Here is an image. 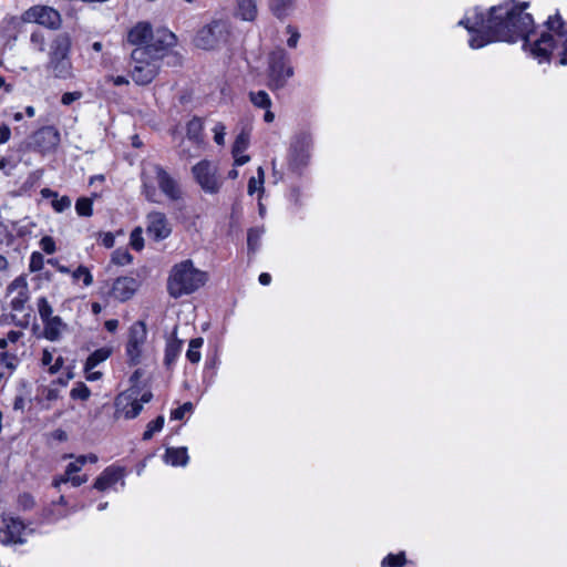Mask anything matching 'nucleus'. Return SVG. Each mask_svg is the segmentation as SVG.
Wrapping results in <instances>:
<instances>
[{
  "label": "nucleus",
  "mask_w": 567,
  "mask_h": 567,
  "mask_svg": "<svg viewBox=\"0 0 567 567\" xmlns=\"http://www.w3.org/2000/svg\"><path fill=\"white\" fill-rule=\"evenodd\" d=\"M130 245L136 251H141L144 248V239H143V236H142V228L141 227H136L131 233Z\"/></svg>",
  "instance_id": "79ce46f5"
},
{
  "label": "nucleus",
  "mask_w": 567,
  "mask_h": 567,
  "mask_svg": "<svg viewBox=\"0 0 567 567\" xmlns=\"http://www.w3.org/2000/svg\"><path fill=\"white\" fill-rule=\"evenodd\" d=\"M250 102L260 109H269L271 106V100L267 92L258 91L249 93Z\"/></svg>",
  "instance_id": "f704fd0d"
},
{
  "label": "nucleus",
  "mask_w": 567,
  "mask_h": 567,
  "mask_svg": "<svg viewBox=\"0 0 567 567\" xmlns=\"http://www.w3.org/2000/svg\"><path fill=\"white\" fill-rule=\"evenodd\" d=\"M37 306L42 322H45L48 319L53 317V308L45 297L39 298Z\"/></svg>",
  "instance_id": "4c0bfd02"
},
{
  "label": "nucleus",
  "mask_w": 567,
  "mask_h": 567,
  "mask_svg": "<svg viewBox=\"0 0 567 567\" xmlns=\"http://www.w3.org/2000/svg\"><path fill=\"white\" fill-rule=\"evenodd\" d=\"M73 277L75 279H80L82 278L83 279V284L84 286H91L92 282H93V277L91 275V272L89 271V269L84 266H80L74 272H73Z\"/></svg>",
  "instance_id": "de8ad7c7"
},
{
  "label": "nucleus",
  "mask_w": 567,
  "mask_h": 567,
  "mask_svg": "<svg viewBox=\"0 0 567 567\" xmlns=\"http://www.w3.org/2000/svg\"><path fill=\"white\" fill-rule=\"evenodd\" d=\"M154 178L159 190L172 202H177L183 197V190L179 183L161 165L152 166Z\"/></svg>",
  "instance_id": "9b49d317"
},
{
  "label": "nucleus",
  "mask_w": 567,
  "mask_h": 567,
  "mask_svg": "<svg viewBox=\"0 0 567 567\" xmlns=\"http://www.w3.org/2000/svg\"><path fill=\"white\" fill-rule=\"evenodd\" d=\"M250 131L243 128L233 145V155L241 154L249 145Z\"/></svg>",
  "instance_id": "2f4dec72"
},
{
  "label": "nucleus",
  "mask_w": 567,
  "mask_h": 567,
  "mask_svg": "<svg viewBox=\"0 0 567 567\" xmlns=\"http://www.w3.org/2000/svg\"><path fill=\"white\" fill-rule=\"evenodd\" d=\"M206 272L196 269L190 259L176 264L167 279V291L171 297L179 298L190 295L205 285Z\"/></svg>",
  "instance_id": "7ed1b4c3"
},
{
  "label": "nucleus",
  "mask_w": 567,
  "mask_h": 567,
  "mask_svg": "<svg viewBox=\"0 0 567 567\" xmlns=\"http://www.w3.org/2000/svg\"><path fill=\"white\" fill-rule=\"evenodd\" d=\"M264 235L262 227L250 228L247 234V248L249 254H255L260 247V240Z\"/></svg>",
  "instance_id": "c85d7f7f"
},
{
  "label": "nucleus",
  "mask_w": 567,
  "mask_h": 567,
  "mask_svg": "<svg viewBox=\"0 0 567 567\" xmlns=\"http://www.w3.org/2000/svg\"><path fill=\"white\" fill-rule=\"evenodd\" d=\"M153 30L150 23L140 22L134 28H132L127 34V40L132 44H143L148 43L151 40Z\"/></svg>",
  "instance_id": "412c9836"
},
{
  "label": "nucleus",
  "mask_w": 567,
  "mask_h": 567,
  "mask_svg": "<svg viewBox=\"0 0 567 567\" xmlns=\"http://www.w3.org/2000/svg\"><path fill=\"white\" fill-rule=\"evenodd\" d=\"M43 336L49 341H58L64 331L68 330V324L59 316H53L43 322Z\"/></svg>",
  "instance_id": "aec40b11"
},
{
  "label": "nucleus",
  "mask_w": 567,
  "mask_h": 567,
  "mask_svg": "<svg viewBox=\"0 0 567 567\" xmlns=\"http://www.w3.org/2000/svg\"><path fill=\"white\" fill-rule=\"evenodd\" d=\"M164 426V416L159 415L155 420L151 421L145 432L143 433V440L148 441L153 437L154 433L159 432Z\"/></svg>",
  "instance_id": "e433bc0d"
},
{
  "label": "nucleus",
  "mask_w": 567,
  "mask_h": 567,
  "mask_svg": "<svg viewBox=\"0 0 567 567\" xmlns=\"http://www.w3.org/2000/svg\"><path fill=\"white\" fill-rule=\"evenodd\" d=\"M23 337V332L18 330H10L6 338L9 343H16Z\"/></svg>",
  "instance_id": "052dcab7"
},
{
  "label": "nucleus",
  "mask_w": 567,
  "mask_h": 567,
  "mask_svg": "<svg viewBox=\"0 0 567 567\" xmlns=\"http://www.w3.org/2000/svg\"><path fill=\"white\" fill-rule=\"evenodd\" d=\"M101 241L104 247L112 248L114 246L115 238L112 233H103Z\"/></svg>",
  "instance_id": "680f3d73"
},
{
  "label": "nucleus",
  "mask_w": 567,
  "mask_h": 567,
  "mask_svg": "<svg viewBox=\"0 0 567 567\" xmlns=\"http://www.w3.org/2000/svg\"><path fill=\"white\" fill-rule=\"evenodd\" d=\"M257 190H264V188L261 189L259 184H258V179H256L255 177H251L248 182V194L249 195H252Z\"/></svg>",
  "instance_id": "e2e57ef3"
},
{
  "label": "nucleus",
  "mask_w": 567,
  "mask_h": 567,
  "mask_svg": "<svg viewBox=\"0 0 567 567\" xmlns=\"http://www.w3.org/2000/svg\"><path fill=\"white\" fill-rule=\"evenodd\" d=\"M117 326H118V321L115 320V319H111V320L105 321V329L107 331H110V332L116 331Z\"/></svg>",
  "instance_id": "774afa93"
},
{
  "label": "nucleus",
  "mask_w": 567,
  "mask_h": 567,
  "mask_svg": "<svg viewBox=\"0 0 567 567\" xmlns=\"http://www.w3.org/2000/svg\"><path fill=\"white\" fill-rule=\"evenodd\" d=\"M93 202L87 197H81L75 203V210L79 216L90 217L93 214Z\"/></svg>",
  "instance_id": "c9c22d12"
},
{
  "label": "nucleus",
  "mask_w": 567,
  "mask_h": 567,
  "mask_svg": "<svg viewBox=\"0 0 567 567\" xmlns=\"http://www.w3.org/2000/svg\"><path fill=\"white\" fill-rule=\"evenodd\" d=\"M165 462L173 466H185L188 463L186 447H168L164 455Z\"/></svg>",
  "instance_id": "b1692460"
},
{
  "label": "nucleus",
  "mask_w": 567,
  "mask_h": 567,
  "mask_svg": "<svg viewBox=\"0 0 567 567\" xmlns=\"http://www.w3.org/2000/svg\"><path fill=\"white\" fill-rule=\"evenodd\" d=\"M176 42L177 38L172 31L166 28H159L152 33L150 42L145 45H140V48L146 49L147 53L162 61Z\"/></svg>",
  "instance_id": "1a4fd4ad"
},
{
  "label": "nucleus",
  "mask_w": 567,
  "mask_h": 567,
  "mask_svg": "<svg viewBox=\"0 0 567 567\" xmlns=\"http://www.w3.org/2000/svg\"><path fill=\"white\" fill-rule=\"evenodd\" d=\"M133 257L127 250L116 249L112 254V261L115 265L124 266L131 264Z\"/></svg>",
  "instance_id": "37998d69"
},
{
  "label": "nucleus",
  "mask_w": 567,
  "mask_h": 567,
  "mask_svg": "<svg viewBox=\"0 0 567 567\" xmlns=\"http://www.w3.org/2000/svg\"><path fill=\"white\" fill-rule=\"evenodd\" d=\"M293 75L289 65V58L284 49H276L269 55V87L278 90L285 86L287 80Z\"/></svg>",
  "instance_id": "423d86ee"
},
{
  "label": "nucleus",
  "mask_w": 567,
  "mask_h": 567,
  "mask_svg": "<svg viewBox=\"0 0 567 567\" xmlns=\"http://www.w3.org/2000/svg\"><path fill=\"white\" fill-rule=\"evenodd\" d=\"M69 482L72 484V486L78 487L87 482V476L86 475L79 476V475H74V474H69Z\"/></svg>",
  "instance_id": "13d9d810"
},
{
  "label": "nucleus",
  "mask_w": 567,
  "mask_h": 567,
  "mask_svg": "<svg viewBox=\"0 0 567 567\" xmlns=\"http://www.w3.org/2000/svg\"><path fill=\"white\" fill-rule=\"evenodd\" d=\"M0 364L8 370V374H12L19 364V358L10 351H2L0 353Z\"/></svg>",
  "instance_id": "473e14b6"
},
{
  "label": "nucleus",
  "mask_w": 567,
  "mask_h": 567,
  "mask_svg": "<svg viewBox=\"0 0 567 567\" xmlns=\"http://www.w3.org/2000/svg\"><path fill=\"white\" fill-rule=\"evenodd\" d=\"M59 398L60 391L56 388L43 386L39 389V394L35 396V400L43 409L49 410L51 402L56 401Z\"/></svg>",
  "instance_id": "bb28decb"
},
{
  "label": "nucleus",
  "mask_w": 567,
  "mask_h": 567,
  "mask_svg": "<svg viewBox=\"0 0 567 567\" xmlns=\"http://www.w3.org/2000/svg\"><path fill=\"white\" fill-rule=\"evenodd\" d=\"M147 337L146 326L143 321H136L130 328L128 341L126 344V354L131 364L140 363L142 348Z\"/></svg>",
  "instance_id": "f8f14e48"
},
{
  "label": "nucleus",
  "mask_w": 567,
  "mask_h": 567,
  "mask_svg": "<svg viewBox=\"0 0 567 567\" xmlns=\"http://www.w3.org/2000/svg\"><path fill=\"white\" fill-rule=\"evenodd\" d=\"M3 527H0V543L3 545H22L25 543L23 533L24 523L16 517H3Z\"/></svg>",
  "instance_id": "ddd939ff"
},
{
  "label": "nucleus",
  "mask_w": 567,
  "mask_h": 567,
  "mask_svg": "<svg viewBox=\"0 0 567 567\" xmlns=\"http://www.w3.org/2000/svg\"><path fill=\"white\" fill-rule=\"evenodd\" d=\"M40 247L44 252H47L49 255L55 252V250H56L55 243H54L53 238L50 236H44L41 238Z\"/></svg>",
  "instance_id": "5fc2aeb1"
},
{
  "label": "nucleus",
  "mask_w": 567,
  "mask_h": 567,
  "mask_svg": "<svg viewBox=\"0 0 567 567\" xmlns=\"http://www.w3.org/2000/svg\"><path fill=\"white\" fill-rule=\"evenodd\" d=\"M147 226L146 233L152 236L154 240L159 241L167 238L172 233V227L162 212H151L146 216Z\"/></svg>",
  "instance_id": "dca6fc26"
},
{
  "label": "nucleus",
  "mask_w": 567,
  "mask_h": 567,
  "mask_svg": "<svg viewBox=\"0 0 567 567\" xmlns=\"http://www.w3.org/2000/svg\"><path fill=\"white\" fill-rule=\"evenodd\" d=\"M258 13L257 0H236V14L245 20L252 21Z\"/></svg>",
  "instance_id": "5701e85b"
},
{
  "label": "nucleus",
  "mask_w": 567,
  "mask_h": 567,
  "mask_svg": "<svg viewBox=\"0 0 567 567\" xmlns=\"http://www.w3.org/2000/svg\"><path fill=\"white\" fill-rule=\"evenodd\" d=\"M85 463H86L85 455L78 456L74 462L68 464V466L65 468L66 474H75V473L80 472Z\"/></svg>",
  "instance_id": "603ef678"
},
{
  "label": "nucleus",
  "mask_w": 567,
  "mask_h": 567,
  "mask_svg": "<svg viewBox=\"0 0 567 567\" xmlns=\"http://www.w3.org/2000/svg\"><path fill=\"white\" fill-rule=\"evenodd\" d=\"M183 341L173 337L168 340L165 349L164 364L171 368L182 352Z\"/></svg>",
  "instance_id": "393cba45"
},
{
  "label": "nucleus",
  "mask_w": 567,
  "mask_h": 567,
  "mask_svg": "<svg viewBox=\"0 0 567 567\" xmlns=\"http://www.w3.org/2000/svg\"><path fill=\"white\" fill-rule=\"evenodd\" d=\"M193 411V403L192 402H185L183 405L178 406L177 409H174L171 412V419L172 420H183L185 413Z\"/></svg>",
  "instance_id": "8fccbe9b"
},
{
  "label": "nucleus",
  "mask_w": 567,
  "mask_h": 567,
  "mask_svg": "<svg viewBox=\"0 0 567 567\" xmlns=\"http://www.w3.org/2000/svg\"><path fill=\"white\" fill-rule=\"evenodd\" d=\"M132 59V80L137 85L150 84L158 74L161 69V60L147 53L146 49L137 47L131 53Z\"/></svg>",
  "instance_id": "20e7f679"
},
{
  "label": "nucleus",
  "mask_w": 567,
  "mask_h": 567,
  "mask_svg": "<svg viewBox=\"0 0 567 567\" xmlns=\"http://www.w3.org/2000/svg\"><path fill=\"white\" fill-rule=\"evenodd\" d=\"M30 144L41 153L52 152L60 144V133L54 126H43L31 135Z\"/></svg>",
  "instance_id": "4468645a"
},
{
  "label": "nucleus",
  "mask_w": 567,
  "mask_h": 567,
  "mask_svg": "<svg viewBox=\"0 0 567 567\" xmlns=\"http://www.w3.org/2000/svg\"><path fill=\"white\" fill-rule=\"evenodd\" d=\"M122 476L123 470L121 467L109 466L95 480L93 487L101 492L106 491L121 480Z\"/></svg>",
  "instance_id": "6ab92c4d"
},
{
  "label": "nucleus",
  "mask_w": 567,
  "mask_h": 567,
  "mask_svg": "<svg viewBox=\"0 0 567 567\" xmlns=\"http://www.w3.org/2000/svg\"><path fill=\"white\" fill-rule=\"evenodd\" d=\"M405 554L404 551H401L396 555L389 554L383 560H382V567H401L405 564Z\"/></svg>",
  "instance_id": "ea45409f"
},
{
  "label": "nucleus",
  "mask_w": 567,
  "mask_h": 567,
  "mask_svg": "<svg viewBox=\"0 0 567 567\" xmlns=\"http://www.w3.org/2000/svg\"><path fill=\"white\" fill-rule=\"evenodd\" d=\"M23 21L41 24L50 30H58L62 18L58 10L47 6H33L22 16Z\"/></svg>",
  "instance_id": "6e6552de"
},
{
  "label": "nucleus",
  "mask_w": 567,
  "mask_h": 567,
  "mask_svg": "<svg viewBox=\"0 0 567 567\" xmlns=\"http://www.w3.org/2000/svg\"><path fill=\"white\" fill-rule=\"evenodd\" d=\"M72 41L69 33L55 34L49 44L45 70L50 76L58 80H72L75 78L71 60Z\"/></svg>",
  "instance_id": "f03ea898"
},
{
  "label": "nucleus",
  "mask_w": 567,
  "mask_h": 567,
  "mask_svg": "<svg viewBox=\"0 0 567 567\" xmlns=\"http://www.w3.org/2000/svg\"><path fill=\"white\" fill-rule=\"evenodd\" d=\"M34 504H35L34 498L29 493H23V494L19 495V497H18V506L22 511L31 509L34 506Z\"/></svg>",
  "instance_id": "3c124183"
},
{
  "label": "nucleus",
  "mask_w": 567,
  "mask_h": 567,
  "mask_svg": "<svg viewBox=\"0 0 567 567\" xmlns=\"http://www.w3.org/2000/svg\"><path fill=\"white\" fill-rule=\"evenodd\" d=\"M43 266H44L43 255L39 251L32 252L31 257H30V264H29L30 271H32V272L40 271L43 268Z\"/></svg>",
  "instance_id": "a18cd8bd"
},
{
  "label": "nucleus",
  "mask_w": 567,
  "mask_h": 567,
  "mask_svg": "<svg viewBox=\"0 0 567 567\" xmlns=\"http://www.w3.org/2000/svg\"><path fill=\"white\" fill-rule=\"evenodd\" d=\"M193 174L200 187L210 194L218 193L221 183L216 176V166L209 161H200L193 167Z\"/></svg>",
  "instance_id": "9d476101"
},
{
  "label": "nucleus",
  "mask_w": 567,
  "mask_h": 567,
  "mask_svg": "<svg viewBox=\"0 0 567 567\" xmlns=\"http://www.w3.org/2000/svg\"><path fill=\"white\" fill-rule=\"evenodd\" d=\"M234 158H235V165H237V166H241V165L248 163L250 159V157L248 155H241V154L234 155Z\"/></svg>",
  "instance_id": "338daca9"
},
{
  "label": "nucleus",
  "mask_w": 567,
  "mask_h": 567,
  "mask_svg": "<svg viewBox=\"0 0 567 567\" xmlns=\"http://www.w3.org/2000/svg\"><path fill=\"white\" fill-rule=\"evenodd\" d=\"M270 11L278 19H285L292 11L295 0H268Z\"/></svg>",
  "instance_id": "a878e982"
},
{
  "label": "nucleus",
  "mask_w": 567,
  "mask_h": 567,
  "mask_svg": "<svg viewBox=\"0 0 567 567\" xmlns=\"http://www.w3.org/2000/svg\"><path fill=\"white\" fill-rule=\"evenodd\" d=\"M28 386H29V384L27 381H22L20 383L19 393L16 395V398L13 400V405H12V408L16 412H18V411L21 413L24 412L27 399L29 395Z\"/></svg>",
  "instance_id": "7c9ffc66"
},
{
  "label": "nucleus",
  "mask_w": 567,
  "mask_h": 567,
  "mask_svg": "<svg viewBox=\"0 0 567 567\" xmlns=\"http://www.w3.org/2000/svg\"><path fill=\"white\" fill-rule=\"evenodd\" d=\"M82 97V92L75 91V92H66L61 97V103L63 105H70L74 101L80 100Z\"/></svg>",
  "instance_id": "4d7b16f0"
},
{
  "label": "nucleus",
  "mask_w": 567,
  "mask_h": 567,
  "mask_svg": "<svg viewBox=\"0 0 567 567\" xmlns=\"http://www.w3.org/2000/svg\"><path fill=\"white\" fill-rule=\"evenodd\" d=\"M228 38L226 22L221 20L213 21L203 27L196 34L195 44L204 50H213L225 43Z\"/></svg>",
  "instance_id": "0eeeda50"
},
{
  "label": "nucleus",
  "mask_w": 567,
  "mask_h": 567,
  "mask_svg": "<svg viewBox=\"0 0 567 567\" xmlns=\"http://www.w3.org/2000/svg\"><path fill=\"white\" fill-rule=\"evenodd\" d=\"M203 338L192 339L189 342L188 350L186 352V358L192 363H198L200 360L199 349L203 346Z\"/></svg>",
  "instance_id": "72a5a7b5"
},
{
  "label": "nucleus",
  "mask_w": 567,
  "mask_h": 567,
  "mask_svg": "<svg viewBox=\"0 0 567 567\" xmlns=\"http://www.w3.org/2000/svg\"><path fill=\"white\" fill-rule=\"evenodd\" d=\"M30 42L33 45V48L39 52L45 51L47 41L44 34L41 31L32 32L30 37Z\"/></svg>",
  "instance_id": "c03bdc74"
},
{
  "label": "nucleus",
  "mask_w": 567,
  "mask_h": 567,
  "mask_svg": "<svg viewBox=\"0 0 567 567\" xmlns=\"http://www.w3.org/2000/svg\"><path fill=\"white\" fill-rule=\"evenodd\" d=\"M226 131V126L221 123V122H218L215 127L213 128V132H214V141L216 144L218 145H224L225 143V132Z\"/></svg>",
  "instance_id": "864d4df0"
},
{
  "label": "nucleus",
  "mask_w": 567,
  "mask_h": 567,
  "mask_svg": "<svg viewBox=\"0 0 567 567\" xmlns=\"http://www.w3.org/2000/svg\"><path fill=\"white\" fill-rule=\"evenodd\" d=\"M310 142L306 136H299L291 144L289 150V167L291 171L299 173L309 161Z\"/></svg>",
  "instance_id": "2eb2a0df"
},
{
  "label": "nucleus",
  "mask_w": 567,
  "mask_h": 567,
  "mask_svg": "<svg viewBox=\"0 0 567 567\" xmlns=\"http://www.w3.org/2000/svg\"><path fill=\"white\" fill-rule=\"evenodd\" d=\"M110 80L113 82L114 85L121 86L128 84V80L125 76L117 75V76H110Z\"/></svg>",
  "instance_id": "0e129e2a"
},
{
  "label": "nucleus",
  "mask_w": 567,
  "mask_h": 567,
  "mask_svg": "<svg viewBox=\"0 0 567 567\" xmlns=\"http://www.w3.org/2000/svg\"><path fill=\"white\" fill-rule=\"evenodd\" d=\"M137 288H138V281L135 278L118 277L113 282L110 293L114 299H116L121 302H124L134 296Z\"/></svg>",
  "instance_id": "f3484780"
},
{
  "label": "nucleus",
  "mask_w": 567,
  "mask_h": 567,
  "mask_svg": "<svg viewBox=\"0 0 567 567\" xmlns=\"http://www.w3.org/2000/svg\"><path fill=\"white\" fill-rule=\"evenodd\" d=\"M287 32L290 34L289 39L287 40V44L289 48H296L300 38V33L298 30L292 25H287L286 28Z\"/></svg>",
  "instance_id": "6e6d98bb"
},
{
  "label": "nucleus",
  "mask_w": 567,
  "mask_h": 567,
  "mask_svg": "<svg viewBox=\"0 0 567 567\" xmlns=\"http://www.w3.org/2000/svg\"><path fill=\"white\" fill-rule=\"evenodd\" d=\"M90 394H91L90 389L83 382H79L76 384V386H74L70 392V396L73 400H82V401L87 400L90 398Z\"/></svg>",
  "instance_id": "a19ab883"
},
{
  "label": "nucleus",
  "mask_w": 567,
  "mask_h": 567,
  "mask_svg": "<svg viewBox=\"0 0 567 567\" xmlns=\"http://www.w3.org/2000/svg\"><path fill=\"white\" fill-rule=\"evenodd\" d=\"M528 2L520 6L501 4L489 9L485 20L482 13H475L474 21L470 17L462 19L463 25L471 34L468 44L472 49H480L495 41L516 42L524 40V48L529 47L530 54L539 62L549 61L556 40L550 33H543L539 39L530 42L534 20L524 10Z\"/></svg>",
  "instance_id": "f257e3e1"
},
{
  "label": "nucleus",
  "mask_w": 567,
  "mask_h": 567,
  "mask_svg": "<svg viewBox=\"0 0 567 567\" xmlns=\"http://www.w3.org/2000/svg\"><path fill=\"white\" fill-rule=\"evenodd\" d=\"M29 301V291H19L17 296L11 299L10 307L13 311H23L25 303Z\"/></svg>",
  "instance_id": "58836bf2"
},
{
  "label": "nucleus",
  "mask_w": 567,
  "mask_h": 567,
  "mask_svg": "<svg viewBox=\"0 0 567 567\" xmlns=\"http://www.w3.org/2000/svg\"><path fill=\"white\" fill-rule=\"evenodd\" d=\"M111 349L109 348H100L95 350L93 353L89 355L85 361V371L89 372L99 365L101 362L105 361L111 355Z\"/></svg>",
  "instance_id": "cd10ccee"
},
{
  "label": "nucleus",
  "mask_w": 567,
  "mask_h": 567,
  "mask_svg": "<svg viewBox=\"0 0 567 567\" xmlns=\"http://www.w3.org/2000/svg\"><path fill=\"white\" fill-rule=\"evenodd\" d=\"M62 364H63V359L61 357H59L55 360V362L49 367V372L51 374L56 373L61 369Z\"/></svg>",
  "instance_id": "69168bd1"
},
{
  "label": "nucleus",
  "mask_w": 567,
  "mask_h": 567,
  "mask_svg": "<svg viewBox=\"0 0 567 567\" xmlns=\"http://www.w3.org/2000/svg\"><path fill=\"white\" fill-rule=\"evenodd\" d=\"M29 291L27 279L23 276L17 277L9 286L8 292L13 291Z\"/></svg>",
  "instance_id": "09e8293b"
},
{
  "label": "nucleus",
  "mask_w": 567,
  "mask_h": 567,
  "mask_svg": "<svg viewBox=\"0 0 567 567\" xmlns=\"http://www.w3.org/2000/svg\"><path fill=\"white\" fill-rule=\"evenodd\" d=\"M51 205L56 213H62L71 207V199L69 196L54 197Z\"/></svg>",
  "instance_id": "49530a36"
},
{
  "label": "nucleus",
  "mask_w": 567,
  "mask_h": 567,
  "mask_svg": "<svg viewBox=\"0 0 567 567\" xmlns=\"http://www.w3.org/2000/svg\"><path fill=\"white\" fill-rule=\"evenodd\" d=\"M204 123L198 116H194L186 125V136L189 142L199 148L204 144Z\"/></svg>",
  "instance_id": "4be33fe9"
},
{
  "label": "nucleus",
  "mask_w": 567,
  "mask_h": 567,
  "mask_svg": "<svg viewBox=\"0 0 567 567\" xmlns=\"http://www.w3.org/2000/svg\"><path fill=\"white\" fill-rule=\"evenodd\" d=\"M152 398L151 391L141 394L138 386L132 385L115 398L116 413L122 414L127 420L135 419L143 410V403H148Z\"/></svg>",
  "instance_id": "39448f33"
},
{
  "label": "nucleus",
  "mask_w": 567,
  "mask_h": 567,
  "mask_svg": "<svg viewBox=\"0 0 567 567\" xmlns=\"http://www.w3.org/2000/svg\"><path fill=\"white\" fill-rule=\"evenodd\" d=\"M142 188L145 198L151 203H158V194L146 172L142 173Z\"/></svg>",
  "instance_id": "c756f323"
},
{
  "label": "nucleus",
  "mask_w": 567,
  "mask_h": 567,
  "mask_svg": "<svg viewBox=\"0 0 567 567\" xmlns=\"http://www.w3.org/2000/svg\"><path fill=\"white\" fill-rule=\"evenodd\" d=\"M11 136V130L8 125H0V144H4Z\"/></svg>",
  "instance_id": "bf43d9fd"
},
{
  "label": "nucleus",
  "mask_w": 567,
  "mask_h": 567,
  "mask_svg": "<svg viewBox=\"0 0 567 567\" xmlns=\"http://www.w3.org/2000/svg\"><path fill=\"white\" fill-rule=\"evenodd\" d=\"M548 30L553 31L555 35L561 41L563 51L560 54L559 63L561 65L567 64V23L563 21L559 13H556L548 18L546 21Z\"/></svg>",
  "instance_id": "a211bd4d"
}]
</instances>
